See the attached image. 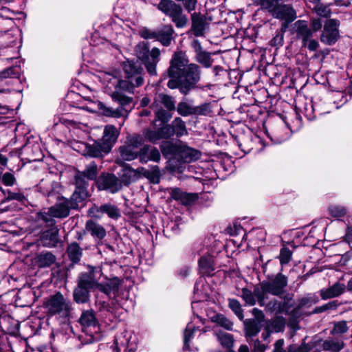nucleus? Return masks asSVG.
<instances>
[{
  "instance_id": "obj_1",
  "label": "nucleus",
  "mask_w": 352,
  "mask_h": 352,
  "mask_svg": "<svg viewBox=\"0 0 352 352\" xmlns=\"http://www.w3.org/2000/svg\"><path fill=\"white\" fill-rule=\"evenodd\" d=\"M170 80L167 86L172 89L178 88L183 94H188L196 87L201 80V68L196 63H188L182 52L173 54L167 70Z\"/></svg>"
},
{
  "instance_id": "obj_2",
  "label": "nucleus",
  "mask_w": 352,
  "mask_h": 352,
  "mask_svg": "<svg viewBox=\"0 0 352 352\" xmlns=\"http://www.w3.org/2000/svg\"><path fill=\"white\" fill-rule=\"evenodd\" d=\"M105 85L106 91L111 96L114 102L121 106H125L132 102V98L126 96L129 84L120 79L118 72H104L100 76Z\"/></svg>"
},
{
  "instance_id": "obj_3",
  "label": "nucleus",
  "mask_w": 352,
  "mask_h": 352,
  "mask_svg": "<svg viewBox=\"0 0 352 352\" xmlns=\"http://www.w3.org/2000/svg\"><path fill=\"white\" fill-rule=\"evenodd\" d=\"M287 286V277L281 273L275 276L263 280L254 286V293L256 296L259 306H264L265 300L268 299V295L280 296L285 292Z\"/></svg>"
},
{
  "instance_id": "obj_4",
  "label": "nucleus",
  "mask_w": 352,
  "mask_h": 352,
  "mask_svg": "<svg viewBox=\"0 0 352 352\" xmlns=\"http://www.w3.org/2000/svg\"><path fill=\"white\" fill-rule=\"evenodd\" d=\"M82 333L79 340L82 344H91L99 340L100 327L95 312L92 309L85 310L79 318Z\"/></svg>"
},
{
  "instance_id": "obj_5",
  "label": "nucleus",
  "mask_w": 352,
  "mask_h": 352,
  "mask_svg": "<svg viewBox=\"0 0 352 352\" xmlns=\"http://www.w3.org/2000/svg\"><path fill=\"white\" fill-rule=\"evenodd\" d=\"M137 58L145 66L150 75H157L156 67L160 60V50L157 47L150 50L148 42H140L135 48Z\"/></svg>"
},
{
  "instance_id": "obj_6",
  "label": "nucleus",
  "mask_w": 352,
  "mask_h": 352,
  "mask_svg": "<svg viewBox=\"0 0 352 352\" xmlns=\"http://www.w3.org/2000/svg\"><path fill=\"white\" fill-rule=\"evenodd\" d=\"M261 3L272 13V15L283 21L282 30L285 32L288 24L296 19V12L289 5L279 4L277 0H259Z\"/></svg>"
},
{
  "instance_id": "obj_7",
  "label": "nucleus",
  "mask_w": 352,
  "mask_h": 352,
  "mask_svg": "<svg viewBox=\"0 0 352 352\" xmlns=\"http://www.w3.org/2000/svg\"><path fill=\"white\" fill-rule=\"evenodd\" d=\"M151 108L155 115V122L160 121L162 124H164L172 116L169 111L175 109V101L170 96L160 94L155 96Z\"/></svg>"
},
{
  "instance_id": "obj_8",
  "label": "nucleus",
  "mask_w": 352,
  "mask_h": 352,
  "mask_svg": "<svg viewBox=\"0 0 352 352\" xmlns=\"http://www.w3.org/2000/svg\"><path fill=\"white\" fill-rule=\"evenodd\" d=\"M44 307L48 315H56L63 318L68 317L72 310L71 301L65 298L60 292L50 296L45 300Z\"/></svg>"
},
{
  "instance_id": "obj_9",
  "label": "nucleus",
  "mask_w": 352,
  "mask_h": 352,
  "mask_svg": "<svg viewBox=\"0 0 352 352\" xmlns=\"http://www.w3.org/2000/svg\"><path fill=\"white\" fill-rule=\"evenodd\" d=\"M123 70L125 74L123 80L129 84L127 93L133 94L135 87L144 83V69L138 61L127 60L123 63Z\"/></svg>"
},
{
  "instance_id": "obj_10",
  "label": "nucleus",
  "mask_w": 352,
  "mask_h": 352,
  "mask_svg": "<svg viewBox=\"0 0 352 352\" xmlns=\"http://www.w3.org/2000/svg\"><path fill=\"white\" fill-rule=\"evenodd\" d=\"M157 8L168 16L176 28H183L188 23V18L183 12L182 6L173 0H161Z\"/></svg>"
},
{
  "instance_id": "obj_11",
  "label": "nucleus",
  "mask_w": 352,
  "mask_h": 352,
  "mask_svg": "<svg viewBox=\"0 0 352 352\" xmlns=\"http://www.w3.org/2000/svg\"><path fill=\"white\" fill-rule=\"evenodd\" d=\"M144 142V138L140 135L128 136L124 144L119 148L122 159L125 161H132L137 159L140 146L143 145Z\"/></svg>"
},
{
  "instance_id": "obj_12",
  "label": "nucleus",
  "mask_w": 352,
  "mask_h": 352,
  "mask_svg": "<svg viewBox=\"0 0 352 352\" xmlns=\"http://www.w3.org/2000/svg\"><path fill=\"white\" fill-rule=\"evenodd\" d=\"M340 25V22L337 19L327 20L320 36L321 42L328 45L335 44L340 38L338 29Z\"/></svg>"
},
{
  "instance_id": "obj_13",
  "label": "nucleus",
  "mask_w": 352,
  "mask_h": 352,
  "mask_svg": "<svg viewBox=\"0 0 352 352\" xmlns=\"http://www.w3.org/2000/svg\"><path fill=\"white\" fill-rule=\"evenodd\" d=\"M78 148L82 155L91 157H102L110 152L109 146L102 140L94 142L92 144L81 142Z\"/></svg>"
},
{
  "instance_id": "obj_14",
  "label": "nucleus",
  "mask_w": 352,
  "mask_h": 352,
  "mask_svg": "<svg viewBox=\"0 0 352 352\" xmlns=\"http://www.w3.org/2000/svg\"><path fill=\"white\" fill-rule=\"evenodd\" d=\"M102 272L100 270L92 267L89 272L79 274L77 278V284L89 289V291L98 289L99 278L97 275H99L100 276Z\"/></svg>"
},
{
  "instance_id": "obj_15",
  "label": "nucleus",
  "mask_w": 352,
  "mask_h": 352,
  "mask_svg": "<svg viewBox=\"0 0 352 352\" xmlns=\"http://www.w3.org/2000/svg\"><path fill=\"white\" fill-rule=\"evenodd\" d=\"M289 298H284L283 299L273 298L268 302L265 300V310L266 312L272 314H283L288 313L291 305H289Z\"/></svg>"
},
{
  "instance_id": "obj_16",
  "label": "nucleus",
  "mask_w": 352,
  "mask_h": 352,
  "mask_svg": "<svg viewBox=\"0 0 352 352\" xmlns=\"http://www.w3.org/2000/svg\"><path fill=\"white\" fill-rule=\"evenodd\" d=\"M144 135L152 143H156L161 139H168L173 136L172 127H170V124H164L157 130L146 129L144 131Z\"/></svg>"
},
{
  "instance_id": "obj_17",
  "label": "nucleus",
  "mask_w": 352,
  "mask_h": 352,
  "mask_svg": "<svg viewBox=\"0 0 352 352\" xmlns=\"http://www.w3.org/2000/svg\"><path fill=\"white\" fill-rule=\"evenodd\" d=\"M98 166L94 162L86 166L83 171H78L76 176V183L87 186L88 180H94L97 177Z\"/></svg>"
},
{
  "instance_id": "obj_18",
  "label": "nucleus",
  "mask_w": 352,
  "mask_h": 352,
  "mask_svg": "<svg viewBox=\"0 0 352 352\" xmlns=\"http://www.w3.org/2000/svg\"><path fill=\"white\" fill-rule=\"evenodd\" d=\"M191 31L195 36H203L206 28V19L200 12H194L190 14Z\"/></svg>"
},
{
  "instance_id": "obj_19",
  "label": "nucleus",
  "mask_w": 352,
  "mask_h": 352,
  "mask_svg": "<svg viewBox=\"0 0 352 352\" xmlns=\"http://www.w3.org/2000/svg\"><path fill=\"white\" fill-rule=\"evenodd\" d=\"M141 163H147L148 161L158 162L161 155L157 148L148 145L140 146L138 157Z\"/></svg>"
},
{
  "instance_id": "obj_20",
  "label": "nucleus",
  "mask_w": 352,
  "mask_h": 352,
  "mask_svg": "<svg viewBox=\"0 0 352 352\" xmlns=\"http://www.w3.org/2000/svg\"><path fill=\"white\" fill-rule=\"evenodd\" d=\"M87 197L88 192L86 186L76 183V189L71 196V198L67 199V201L72 209H77L79 207V204L82 203Z\"/></svg>"
},
{
  "instance_id": "obj_21",
  "label": "nucleus",
  "mask_w": 352,
  "mask_h": 352,
  "mask_svg": "<svg viewBox=\"0 0 352 352\" xmlns=\"http://www.w3.org/2000/svg\"><path fill=\"white\" fill-rule=\"evenodd\" d=\"M170 195L184 206L192 205L197 199V194L185 192L178 188H171Z\"/></svg>"
},
{
  "instance_id": "obj_22",
  "label": "nucleus",
  "mask_w": 352,
  "mask_h": 352,
  "mask_svg": "<svg viewBox=\"0 0 352 352\" xmlns=\"http://www.w3.org/2000/svg\"><path fill=\"white\" fill-rule=\"evenodd\" d=\"M58 241V229L56 227L43 232L40 236L41 243L45 247H56Z\"/></svg>"
},
{
  "instance_id": "obj_23",
  "label": "nucleus",
  "mask_w": 352,
  "mask_h": 352,
  "mask_svg": "<svg viewBox=\"0 0 352 352\" xmlns=\"http://www.w3.org/2000/svg\"><path fill=\"white\" fill-rule=\"evenodd\" d=\"M294 28L296 34V37L300 39L302 43L309 41V38L312 37L313 32L308 26V23L305 20H298L295 22Z\"/></svg>"
},
{
  "instance_id": "obj_24",
  "label": "nucleus",
  "mask_w": 352,
  "mask_h": 352,
  "mask_svg": "<svg viewBox=\"0 0 352 352\" xmlns=\"http://www.w3.org/2000/svg\"><path fill=\"white\" fill-rule=\"evenodd\" d=\"M70 209H72V208L70 206L67 199L63 198L58 203L50 207V212L56 218L62 219L69 216Z\"/></svg>"
},
{
  "instance_id": "obj_25",
  "label": "nucleus",
  "mask_w": 352,
  "mask_h": 352,
  "mask_svg": "<svg viewBox=\"0 0 352 352\" xmlns=\"http://www.w3.org/2000/svg\"><path fill=\"white\" fill-rule=\"evenodd\" d=\"M173 34L174 30L171 25H164L157 31L156 40L164 46H168L173 38Z\"/></svg>"
},
{
  "instance_id": "obj_26",
  "label": "nucleus",
  "mask_w": 352,
  "mask_h": 352,
  "mask_svg": "<svg viewBox=\"0 0 352 352\" xmlns=\"http://www.w3.org/2000/svg\"><path fill=\"white\" fill-rule=\"evenodd\" d=\"M92 212H98L102 214H106L107 216L113 219H118L120 217V212L119 208L113 204H105L100 206H94L90 209Z\"/></svg>"
},
{
  "instance_id": "obj_27",
  "label": "nucleus",
  "mask_w": 352,
  "mask_h": 352,
  "mask_svg": "<svg viewBox=\"0 0 352 352\" xmlns=\"http://www.w3.org/2000/svg\"><path fill=\"white\" fill-rule=\"evenodd\" d=\"M345 289L346 286L344 284L338 282L329 288L321 289L320 294L323 300H327L341 295Z\"/></svg>"
},
{
  "instance_id": "obj_28",
  "label": "nucleus",
  "mask_w": 352,
  "mask_h": 352,
  "mask_svg": "<svg viewBox=\"0 0 352 352\" xmlns=\"http://www.w3.org/2000/svg\"><path fill=\"white\" fill-rule=\"evenodd\" d=\"M119 135L118 130L113 125H107L104 129L102 141L105 144L109 146V150H111L113 145L116 143Z\"/></svg>"
},
{
  "instance_id": "obj_29",
  "label": "nucleus",
  "mask_w": 352,
  "mask_h": 352,
  "mask_svg": "<svg viewBox=\"0 0 352 352\" xmlns=\"http://www.w3.org/2000/svg\"><path fill=\"white\" fill-rule=\"evenodd\" d=\"M100 185L103 189L111 192L118 191L121 187L118 179L113 174H109L101 179Z\"/></svg>"
},
{
  "instance_id": "obj_30",
  "label": "nucleus",
  "mask_w": 352,
  "mask_h": 352,
  "mask_svg": "<svg viewBox=\"0 0 352 352\" xmlns=\"http://www.w3.org/2000/svg\"><path fill=\"white\" fill-rule=\"evenodd\" d=\"M85 230L99 239H102L106 236V230L103 226L93 220L87 221Z\"/></svg>"
},
{
  "instance_id": "obj_31",
  "label": "nucleus",
  "mask_w": 352,
  "mask_h": 352,
  "mask_svg": "<svg viewBox=\"0 0 352 352\" xmlns=\"http://www.w3.org/2000/svg\"><path fill=\"white\" fill-rule=\"evenodd\" d=\"M90 292L89 289L77 284L73 292L74 300L78 304L88 302L90 300Z\"/></svg>"
},
{
  "instance_id": "obj_32",
  "label": "nucleus",
  "mask_w": 352,
  "mask_h": 352,
  "mask_svg": "<svg viewBox=\"0 0 352 352\" xmlns=\"http://www.w3.org/2000/svg\"><path fill=\"white\" fill-rule=\"evenodd\" d=\"M120 282L117 278L109 279L104 283H99L98 290L104 294L109 296L112 292H118L119 289Z\"/></svg>"
},
{
  "instance_id": "obj_33",
  "label": "nucleus",
  "mask_w": 352,
  "mask_h": 352,
  "mask_svg": "<svg viewBox=\"0 0 352 352\" xmlns=\"http://www.w3.org/2000/svg\"><path fill=\"white\" fill-rule=\"evenodd\" d=\"M67 252L72 263H77L80 261L82 255V250L76 242H73L69 244L67 247Z\"/></svg>"
},
{
  "instance_id": "obj_34",
  "label": "nucleus",
  "mask_w": 352,
  "mask_h": 352,
  "mask_svg": "<svg viewBox=\"0 0 352 352\" xmlns=\"http://www.w3.org/2000/svg\"><path fill=\"white\" fill-rule=\"evenodd\" d=\"M245 336L251 338L256 336L261 329V324L254 319H248L244 321Z\"/></svg>"
},
{
  "instance_id": "obj_35",
  "label": "nucleus",
  "mask_w": 352,
  "mask_h": 352,
  "mask_svg": "<svg viewBox=\"0 0 352 352\" xmlns=\"http://www.w3.org/2000/svg\"><path fill=\"white\" fill-rule=\"evenodd\" d=\"M344 346L343 341L335 338H329L322 343L323 349L331 352H339Z\"/></svg>"
},
{
  "instance_id": "obj_36",
  "label": "nucleus",
  "mask_w": 352,
  "mask_h": 352,
  "mask_svg": "<svg viewBox=\"0 0 352 352\" xmlns=\"http://www.w3.org/2000/svg\"><path fill=\"white\" fill-rule=\"evenodd\" d=\"M55 261V256L49 252H42L36 257V263L40 267H49L52 265Z\"/></svg>"
},
{
  "instance_id": "obj_37",
  "label": "nucleus",
  "mask_w": 352,
  "mask_h": 352,
  "mask_svg": "<svg viewBox=\"0 0 352 352\" xmlns=\"http://www.w3.org/2000/svg\"><path fill=\"white\" fill-rule=\"evenodd\" d=\"M173 135L177 137H182L188 133L185 122L180 118H175L171 124Z\"/></svg>"
},
{
  "instance_id": "obj_38",
  "label": "nucleus",
  "mask_w": 352,
  "mask_h": 352,
  "mask_svg": "<svg viewBox=\"0 0 352 352\" xmlns=\"http://www.w3.org/2000/svg\"><path fill=\"white\" fill-rule=\"evenodd\" d=\"M201 272L204 274H210L214 270L213 259L211 257H201L199 261Z\"/></svg>"
},
{
  "instance_id": "obj_39",
  "label": "nucleus",
  "mask_w": 352,
  "mask_h": 352,
  "mask_svg": "<svg viewBox=\"0 0 352 352\" xmlns=\"http://www.w3.org/2000/svg\"><path fill=\"white\" fill-rule=\"evenodd\" d=\"M195 60L204 67L209 68L212 66L213 60L211 58V53L202 51L195 54Z\"/></svg>"
},
{
  "instance_id": "obj_40",
  "label": "nucleus",
  "mask_w": 352,
  "mask_h": 352,
  "mask_svg": "<svg viewBox=\"0 0 352 352\" xmlns=\"http://www.w3.org/2000/svg\"><path fill=\"white\" fill-rule=\"evenodd\" d=\"M198 330L192 324L188 323L184 332V349H190V341Z\"/></svg>"
},
{
  "instance_id": "obj_41",
  "label": "nucleus",
  "mask_w": 352,
  "mask_h": 352,
  "mask_svg": "<svg viewBox=\"0 0 352 352\" xmlns=\"http://www.w3.org/2000/svg\"><path fill=\"white\" fill-rule=\"evenodd\" d=\"M200 152L190 147L184 148L182 152V157L186 162L197 160L200 157Z\"/></svg>"
},
{
  "instance_id": "obj_42",
  "label": "nucleus",
  "mask_w": 352,
  "mask_h": 352,
  "mask_svg": "<svg viewBox=\"0 0 352 352\" xmlns=\"http://www.w3.org/2000/svg\"><path fill=\"white\" fill-rule=\"evenodd\" d=\"M241 296L245 301V305L249 306H254L256 305V301L258 302L254 289L252 292L247 288H243Z\"/></svg>"
},
{
  "instance_id": "obj_43",
  "label": "nucleus",
  "mask_w": 352,
  "mask_h": 352,
  "mask_svg": "<svg viewBox=\"0 0 352 352\" xmlns=\"http://www.w3.org/2000/svg\"><path fill=\"white\" fill-rule=\"evenodd\" d=\"M285 324V319L283 317L276 316L270 321L267 328L274 332H281L284 330Z\"/></svg>"
},
{
  "instance_id": "obj_44",
  "label": "nucleus",
  "mask_w": 352,
  "mask_h": 352,
  "mask_svg": "<svg viewBox=\"0 0 352 352\" xmlns=\"http://www.w3.org/2000/svg\"><path fill=\"white\" fill-rule=\"evenodd\" d=\"M217 338L223 346L229 349L233 347L234 339L231 334L228 333H221L217 334Z\"/></svg>"
},
{
  "instance_id": "obj_45",
  "label": "nucleus",
  "mask_w": 352,
  "mask_h": 352,
  "mask_svg": "<svg viewBox=\"0 0 352 352\" xmlns=\"http://www.w3.org/2000/svg\"><path fill=\"white\" fill-rule=\"evenodd\" d=\"M229 307L234 311L240 320L244 318L243 311L241 303L236 299H229Z\"/></svg>"
},
{
  "instance_id": "obj_46",
  "label": "nucleus",
  "mask_w": 352,
  "mask_h": 352,
  "mask_svg": "<svg viewBox=\"0 0 352 352\" xmlns=\"http://www.w3.org/2000/svg\"><path fill=\"white\" fill-rule=\"evenodd\" d=\"M100 109L102 111L103 114L107 116L118 118L122 115V108L113 109L112 108L106 107L104 104H100Z\"/></svg>"
},
{
  "instance_id": "obj_47",
  "label": "nucleus",
  "mask_w": 352,
  "mask_h": 352,
  "mask_svg": "<svg viewBox=\"0 0 352 352\" xmlns=\"http://www.w3.org/2000/svg\"><path fill=\"white\" fill-rule=\"evenodd\" d=\"M192 106L185 102H181L177 104V111L182 116L192 115Z\"/></svg>"
},
{
  "instance_id": "obj_48",
  "label": "nucleus",
  "mask_w": 352,
  "mask_h": 352,
  "mask_svg": "<svg viewBox=\"0 0 352 352\" xmlns=\"http://www.w3.org/2000/svg\"><path fill=\"white\" fill-rule=\"evenodd\" d=\"M53 214L50 212V208H48L47 212H41L38 213V218L42 220L47 226H53L54 224V218H56L52 215Z\"/></svg>"
},
{
  "instance_id": "obj_49",
  "label": "nucleus",
  "mask_w": 352,
  "mask_h": 352,
  "mask_svg": "<svg viewBox=\"0 0 352 352\" xmlns=\"http://www.w3.org/2000/svg\"><path fill=\"white\" fill-rule=\"evenodd\" d=\"M57 186L58 184L56 182L47 183L42 181L40 183V189L44 195L50 196L53 193L55 187Z\"/></svg>"
},
{
  "instance_id": "obj_50",
  "label": "nucleus",
  "mask_w": 352,
  "mask_h": 352,
  "mask_svg": "<svg viewBox=\"0 0 352 352\" xmlns=\"http://www.w3.org/2000/svg\"><path fill=\"white\" fill-rule=\"evenodd\" d=\"M329 212L333 217H342L346 214V210L341 206H331L329 207Z\"/></svg>"
},
{
  "instance_id": "obj_51",
  "label": "nucleus",
  "mask_w": 352,
  "mask_h": 352,
  "mask_svg": "<svg viewBox=\"0 0 352 352\" xmlns=\"http://www.w3.org/2000/svg\"><path fill=\"white\" fill-rule=\"evenodd\" d=\"M292 251L286 247L281 248L279 255L280 263L282 265L287 264L292 258Z\"/></svg>"
},
{
  "instance_id": "obj_52",
  "label": "nucleus",
  "mask_w": 352,
  "mask_h": 352,
  "mask_svg": "<svg viewBox=\"0 0 352 352\" xmlns=\"http://www.w3.org/2000/svg\"><path fill=\"white\" fill-rule=\"evenodd\" d=\"M349 330V327L345 321H340L334 324L331 330V334H342Z\"/></svg>"
},
{
  "instance_id": "obj_53",
  "label": "nucleus",
  "mask_w": 352,
  "mask_h": 352,
  "mask_svg": "<svg viewBox=\"0 0 352 352\" xmlns=\"http://www.w3.org/2000/svg\"><path fill=\"white\" fill-rule=\"evenodd\" d=\"M21 72V69L18 66L11 67L4 70L1 75L3 78H18Z\"/></svg>"
},
{
  "instance_id": "obj_54",
  "label": "nucleus",
  "mask_w": 352,
  "mask_h": 352,
  "mask_svg": "<svg viewBox=\"0 0 352 352\" xmlns=\"http://www.w3.org/2000/svg\"><path fill=\"white\" fill-rule=\"evenodd\" d=\"M216 322L227 330L232 329L233 323L223 315H217L216 316Z\"/></svg>"
},
{
  "instance_id": "obj_55",
  "label": "nucleus",
  "mask_w": 352,
  "mask_h": 352,
  "mask_svg": "<svg viewBox=\"0 0 352 352\" xmlns=\"http://www.w3.org/2000/svg\"><path fill=\"white\" fill-rule=\"evenodd\" d=\"M315 11L318 15L325 18L329 17L331 15V11L329 8L327 6L322 4L317 5L315 7Z\"/></svg>"
},
{
  "instance_id": "obj_56",
  "label": "nucleus",
  "mask_w": 352,
  "mask_h": 352,
  "mask_svg": "<svg viewBox=\"0 0 352 352\" xmlns=\"http://www.w3.org/2000/svg\"><path fill=\"white\" fill-rule=\"evenodd\" d=\"M192 115H206L208 112V105L206 104L197 107L192 106Z\"/></svg>"
},
{
  "instance_id": "obj_57",
  "label": "nucleus",
  "mask_w": 352,
  "mask_h": 352,
  "mask_svg": "<svg viewBox=\"0 0 352 352\" xmlns=\"http://www.w3.org/2000/svg\"><path fill=\"white\" fill-rule=\"evenodd\" d=\"M181 2H183L184 8L189 13L195 10L197 4V0H184Z\"/></svg>"
},
{
  "instance_id": "obj_58",
  "label": "nucleus",
  "mask_w": 352,
  "mask_h": 352,
  "mask_svg": "<svg viewBox=\"0 0 352 352\" xmlns=\"http://www.w3.org/2000/svg\"><path fill=\"white\" fill-rule=\"evenodd\" d=\"M140 35L141 37L145 39H156L157 31H151L148 29L144 28L140 31Z\"/></svg>"
},
{
  "instance_id": "obj_59",
  "label": "nucleus",
  "mask_w": 352,
  "mask_h": 352,
  "mask_svg": "<svg viewBox=\"0 0 352 352\" xmlns=\"http://www.w3.org/2000/svg\"><path fill=\"white\" fill-rule=\"evenodd\" d=\"M252 314L254 317V319L256 322H258V323H261L265 320V315L262 310L258 309V308H254L252 310Z\"/></svg>"
},
{
  "instance_id": "obj_60",
  "label": "nucleus",
  "mask_w": 352,
  "mask_h": 352,
  "mask_svg": "<svg viewBox=\"0 0 352 352\" xmlns=\"http://www.w3.org/2000/svg\"><path fill=\"white\" fill-rule=\"evenodd\" d=\"M2 181L6 186H11L15 182L14 175L10 173H6L2 176Z\"/></svg>"
},
{
  "instance_id": "obj_61",
  "label": "nucleus",
  "mask_w": 352,
  "mask_h": 352,
  "mask_svg": "<svg viewBox=\"0 0 352 352\" xmlns=\"http://www.w3.org/2000/svg\"><path fill=\"white\" fill-rule=\"evenodd\" d=\"M302 46L307 47L310 51H316L318 49L319 44L316 40L311 37L309 38V41L305 43H302Z\"/></svg>"
},
{
  "instance_id": "obj_62",
  "label": "nucleus",
  "mask_w": 352,
  "mask_h": 352,
  "mask_svg": "<svg viewBox=\"0 0 352 352\" xmlns=\"http://www.w3.org/2000/svg\"><path fill=\"white\" fill-rule=\"evenodd\" d=\"M310 25L311 27L312 32H318L322 28V23L319 18H313L310 21Z\"/></svg>"
},
{
  "instance_id": "obj_63",
  "label": "nucleus",
  "mask_w": 352,
  "mask_h": 352,
  "mask_svg": "<svg viewBox=\"0 0 352 352\" xmlns=\"http://www.w3.org/2000/svg\"><path fill=\"white\" fill-rule=\"evenodd\" d=\"M136 175L137 173L134 169L130 167L126 168L124 169V173L123 175V177H128V179H126V182H130L135 180Z\"/></svg>"
},
{
  "instance_id": "obj_64",
  "label": "nucleus",
  "mask_w": 352,
  "mask_h": 352,
  "mask_svg": "<svg viewBox=\"0 0 352 352\" xmlns=\"http://www.w3.org/2000/svg\"><path fill=\"white\" fill-rule=\"evenodd\" d=\"M310 347L306 343L303 342L300 346L298 347H291L289 352H309Z\"/></svg>"
}]
</instances>
